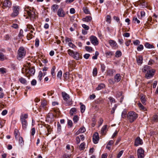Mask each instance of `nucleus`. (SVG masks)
<instances>
[{"mask_svg":"<svg viewBox=\"0 0 158 158\" xmlns=\"http://www.w3.org/2000/svg\"><path fill=\"white\" fill-rule=\"evenodd\" d=\"M43 76V73L42 71H40L39 72V75L38 76V80L41 81V80L42 79V77Z\"/></svg>","mask_w":158,"mask_h":158,"instance_id":"43","label":"nucleus"},{"mask_svg":"<svg viewBox=\"0 0 158 158\" xmlns=\"http://www.w3.org/2000/svg\"><path fill=\"white\" fill-rule=\"evenodd\" d=\"M19 143L21 145H23L24 144V141L23 138L21 137L19 138Z\"/></svg>","mask_w":158,"mask_h":158,"instance_id":"48","label":"nucleus"},{"mask_svg":"<svg viewBox=\"0 0 158 158\" xmlns=\"http://www.w3.org/2000/svg\"><path fill=\"white\" fill-rule=\"evenodd\" d=\"M86 131L85 128L83 127H81L80 128L76 133L75 135H78L80 133H84Z\"/></svg>","mask_w":158,"mask_h":158,"instance_id":"23","label":"nucleus"},{"mask_svg":"<svg viewBox=\"0 0 158 158\" xmlns=\"http://www.w3.org/2000/svg\"><path fill=\"white\" fill-rule=\"evenodd\" d=\"M26 66H27V67L24 66V68H22V72L23 74H25V76H27V75H28V64Z\"/></svg>","mask_w":158,"mask_h":158,"instance_id":"22","label":"nucleus"},{"mask_svg":"<svg viewBox=\"0 0 158 158\" xmlns=\"http://www.w3.org/2000/svg\"><path fill=\"white\" fill-rule=\"evenodd\" d=\"M85 49L87 51L89 52H92L93 51V48L92 47L89 46H86L85 47Z\"/></svg>","mask_w":158,"mask_h":158,"instance_id":"45","label":"nucleus"},{"mask_svg":"<svg viewBox=\"0 0 158 158\" xmlns=\"http://www.w3.org/2000/svg\"><path fill=\"white\" fill-rule=\"evenodd\" d=\"M133 22L135 23L139 24L140 23V21L136 17H134L133 19Z\"/></svg>","mask_w":158,"mask_h":158,"instance_id":"47","label":"nucleus"},{"mask_svg":"<svg viewBox=\"0 0 158 158\" xmlns=\"http://www.w3.org/2000/svg\"><path fill=\"white\" fill-rule=\"evenodd\" d=\"M85 143H82L80 144L79 147V149L80 150H84L85 148Z\"/></svg>","mask_w":158,"mask_h":158,"instance_id":"38","label":"nucleus"},{"mask_svg":"<svg viewBox=\"0 0 158 158\" xmlns=\"http://www.w3.org/2000/svg\"><path fill=\"white\" fill-rule=\"evenodd\" d=\"M6 59V57L4 55L2 52H0V60L3 61Z\"/></svg>","mask_w":158,"mask_h":158,"instance_id":"41","label":"nucleus"},{"mask_svg":"<svg viewBox=\"0 0 158 158\" xmlns=\"http://www.w3.org/2000/svg\"><path fill=\"white\" fill-rule=\"evenodd\" d=\"M123 150H121L120 151L117 155V158H120L122 155L123 154Z\"/></svg>","mask_w":158,"mask_h":158,"instance_id":"62","label":"nucleus"},{"mask_svg":"<svg viewBox=\"0 0 158 158\" xmlns=\"http://www.w3.org/2000/svg\"><path fill=\"white\" fill-rule=\"evenodd\" d=\"M13 12L10 15L12 17L17 16L19 14V7L18 6H13Z\"/></svg>","mask_w":158,"mask_h":158,"instance_id":"5","label":"nucleus"},{"mask_svg":"<svg viewBox=\"0 0 158 158\" xmlns=\"http://www.w3.org/2000/svg\"><path fill=\"white\" fill-rule=\"evenodd\" d=\"M122 52L119 50L116 51L115 53V56L116 57H119L122 56Z\"/></svg>","mask_w":158,"mask_h":158,"instance_id":"33","label":"nucleus"},{"mask_svg":"<svg viewBox=\"0 0 158 158\" xmlns=\"http://www.w3.org/2000/svg\"><path fill=\"white\" fill-rule=\"evenodd\" d=\"M93 75L94 76H96L97 74V69L96 68L93 69Z\"/></svg>","mask_w":158,"mask_h":158,"instance_id":"60","label":"nucleus"},{"mask_svg":"<svg viewBox=\"0 0 158 158\" xmlns=\"http://www.w3.org/2000/svg\"><path fill=\"white\" fill-rule=\"evenodd\" d=\"M150 69V66L148 65H145L143 67L142 69V71L143 72H147V71Z\"/></svg>","mask_w":158,"mask_h":158,"instance_id":"37","label":"nucleus"},{"mask_svg":"<svg viewBox=\"0 0 158 158\" xmlns=\"http://www.w3.org/2000/svg\"><path fill=\"white\" fill-rule=\"evenodd\" d=\"M21 122L23 129L26 130L27 124V121L26 120H21Z\"/></svg>","mask_w":158,"mask_h":158,"instance_id":"28","label":"nucleus"},{"mask_svg":"<svg viewBox=\"0 0 158 158\" xmlns=\"http://www.w3.org/2000/svg\"><path fill=\"white\" fill-rule=\"evenodd\" d=\"M63 77L67 81H72L73 80L72 75L69 74L68 73L66 72L63 75Z\"/></svg>","mask_w":158,"mask_h":158,"instance_id":"16","label":"nucleus"},{"mask_svg":"<svg viewBox=\"0 0 158 158\" xmlns=\"http://www.w3.org/2000/svg\"><path fill=\"white\" fill-rule=\"evenodd\" d=\"M0 72L2 74H4L6 72V69L4 68H0Z\"/></svg>","mask_w":158,"mask_h":158,"instance_id":"51","label":"nucleus"},{"mask_svg":"<svg viewBox=\"0 0 158 158\" xmlns=\"http://www.w3.org/2000/svg\"><path fill=\"white\" fill-rule=\"evenodd\" d=\"M143 143L142 140L139 137H137L135 140L134 145L135 146H138L142 145Z\"/></svg>","mask_w":158,"mask_h":158,"instance_id":"14","label":"nucleus"},{"mask_svg":"<svg viewBox=\"0 0 158 158\" xmlns=\"http://www.w3.org/2000/svg\"><path fill=\"white\" fill-rule=\"evenodd\" d=\"M56 69L55 66H53L51 69V74L52 76L54 75L55 74V70Z\"/></svg>","mask_w":158,"mask_h":158,"instance_id":"61","label":"nucleus"},{"mask_svg":"<svg viewBox=\"0 0 158 158\" xmlns=\"http://www.w3.org/2000/svg\"><path fill=\"white\" fill-rule=\"evenodd\" d=\"M82 27L84 29H85V30H88L89 28V27L88 26H87L85 24H83L82 25Z\"/></svg>","mask_w":158,"mask_h":158,"instance_id":"58","label":"nucleus"},{"mask_svg":"<svg viewBox=\"0 0 158 158\" xmlns=\"http://www.w3.org/2000/svg\"><path fill=\"white\" fill-rule=\"evenodd\" d=\"M145 47L148 48H154V46L150 44L148 42H146L144 44Z\"/></svg>","mask_w":158,"mask_h":158,"instance_id":"32","label":"nucleus"},{"mask_svg":"<svg viewBox=\"0 0 158 158\" xmlns=\"http://www.w3.org/2000/svg\"><path fill=\"white\" fill-rule=\"evenodd\" d=\"M35 33L32 30H31L30 32L27 34V37L28 40H30L34 37Z\"/></svg>","mask_w":158,"mask_h":158,"instance_id":"19","label":"nucleus"},{"mask_svg":"<svg viewBox=\"0 0 158 158\" xmlns=\"http://www.w3.org/2000/svg\"><path fill=\"white\" fill-rule=\"evenodd\" d=\"M153 119L155 121H158V113L156 114L154 116Z\"/></svg>","mask_w":158,"mask_h":158,"instance_id":"63","label":"nucleus"},{"mask_svg":"<svg viewBox=\"0 0 158 158\" xmlns=\"http://www.w3.org/2000/svg\"><path fill=\"white\" fill-rule=\"evenodd\" d=\"M92 19V18L90 16H87L85 18L82 19V20L85 22H89Z\"/></svg>","mask_w":158,"mask_h":158,"instance_id":"29","label":"nucleus"},{"mask_svg":"<svg viewBox=\"0 0 158 158\" xmlns=\"http://www.w3.org/2000/svg\"><path fill=\"white\" fill-rule=\"evenodd\" d=\"M105 87V86L104 84L103 83H101L98 85V87L96 88V89L97 90H99L104 88Z\"/></svg>","mask_w":158,"mask_h":158,"instance_id":"30","label":"nucleus"},{"mask_svg":"<svg viewBox=\"0 0 158 158\" xmlns=\"http://www.w3.org/2000/svg\"><path fill=\"white\" fill-rule=\"evenodd\" d=\"M138 105L140 110H142L143 111H145L147 110L146 108L140 103H138Z\"/></svg>","mask_w":158,"mask_h":158,"instance_id":"31","label":"nucleus"},{"mask_svg":"<svg viewBox=\"0 0 158 158\" xmlns=\"http://www.w3.org/2000/svg\"><path fill=\"white\" fill-rule=\"evenodd\" d=\"M19 81L22 84L24 85L27 84V81L26 79L23 77H21L19 79Z\"/></svg>","mask_w":158,"mask_h":158,"instance_id":"26","label":"nucleus"},{"mask_svg":"<svg viewBox=\"0 0 158 158\" xmlns=\"http://www.w3.org/2000/svg\"><path fill=\"white\" fill-rule=\"evenodd\" d=\"M89 39L91 43L94 45H98L99 42L97 38L95 36L91 35L90 36Z\"/></svg>","mask_w":158,"mask_h":158,"instance_id":"10","label":"nucleus"},{"mask_svg":"<svg viewBox=\"0 0 158 158\" xmlns=\"http://www.w3.org/2000/svg\"><path fill=\"white\" fill-rule=\"evenodd\" d=\"M25 10L31 18H34L35 17V13L34 9L31 10V7L27 6L25 8Z\"/></svg>","mask_w":158,"mask_h":158,"instance_id":"4","label":"nucleus"},{"mask_svg":"<svg viewBox=\"0 0 158 158\" xmlns=\"http://www.w3.org/2000/svg\"><path fill=\"white\" fill-rule=\"evenodd\" d=\"M106 56L107 58H110L114 55V53L112 51H108L105 53Z\"/></svg>","mask_w":158,"mask_h":158,"instance_id":"27","label":"nucleus"},{"mask_svg":"<svg viewBox=\"0 0 158 158\" xmlns=\"http://www.w3.org/2000/svg\"><path fill=\"white\" fill-rule=\"evenodd\" d=\"M83 10L84 12L86 14H90V12L89 11L88 8L86 7H84L83 8Z\"/></svg>","mask_w":158,"mask_h":158,"instance_id":"42","label":"nucleus"},{"mask_svg":"<svg viewBox=\"0 0 158 158\" xmlns=\"http://www.w3.org/2000/svg\"><path fill=\"white\" fill-rule=\"evenodd\" d=\"M141 101L142 103L143 104H145L146 101V99L145 98V96H142L141 97Z\"/></svg>","mask_w":158,"mask_h":158,"instance_id":"40","label":"nucleus"},{"mask_svg":"<svg viewBox=\"0 0 158 158\" xmlns=\"http://www.w3.org/2000/svg\"><path fill=\"white\" fill-rule=\"evenodd\" d=\"M140 43L139 41L138 40H134L133 41V44L135 45H138Z\"/></svg>","mask_w":158,"mask_h":158,"instance_id":"54","label":"nucleus"},{"mask_svg":"<svg viewBox=\"0 0 158 158\" xmlns=\"http://www.w3.org/2000/svg\"><path fill=\"white\" fill-rule=\"evenodd\" d=\"M127 111L126 110H124L122 113V117L123 118H125L127 117Z\"/></svg>","mask_w":158,"mask_h":158,"instance_id":"44","label":"nucleus"},{"mask_svg":"<svg viewBox=\"0 0 158 158\" xmlns=\"http://www.w3.org/2000/svg\"><path fill=\"white\" fill-rule=\"evenodd\" d=\"M103 122V119L101 118H100L99 119V120L98 122L99 126H101L102 125V124Z\"/></svg>","mask_w":158,"mask_h":158,"instance_id":"64","label":"nucleus"},{"mask_svg":"<svg viewBox=\"0 0 158 158\" xmlns=\"http://www.w3.org/2000/svg\"><path fill=\"white\" fill-rule=\"evenodd\" d=\"M137 117V114L132 111L129 112L127 115V119L130 123L133 122Z\"/></svg>","mask_w":158,"mask_h":158,"instance_id":"1","label":"nucleus"},{"mask_svg":"<svg viewBox=\"0 0 158 158\" xmlns=\"http://www.w3.org/2000/svg\"><path fill=\"white\" fill-rule=\"evenodd\" d=\"M143 49V45L140 44L137 47V49L138 51H140Z\"/></svg>","mask_w":158,"mask_h":158,"instance_id":"49","label":"nucleus"},{"mask_svg":"<svg viewBox=\"0 0 158 158\" xmlns=\"http://www.w3.org/2000/svg\"><path fill=\"white\" fill-rule=\"evenodd\" d=\"M28 118V115L27 114H22L20 116V119L21 120H26L25 119Z\"/></svg>","mask_w":158,"mask_h":158,"instance_id":"39","label":"nucleus"},{"mask_svg":"<svg viewBox=\"0 0 158 158\" xmlns=\"http://www.w3.org/2000/svg\"><path fill=\"white\" fill-rule=\"evenodd\" d=\"M155 72V70L153 69L148 71L145 74V78L147 79H150L152 78L154 75Z\"/></svg>","mask_w":158,"mask_h":158,"instance_id":"6","label":"nucleus"},{"mask_svg":"<svg viewBox=\"0 0 158 158\" xmlns=\"http://www.w3.org/2000/svg\"><path fill=\"white\" fill-rule=\"evenodd\" d=\"M73 122L74 123H76L79 120V118L77 115H75L73 118Z\"/></svg>","mask_w":158,"mask_h":158,"instance_id":"52","label":"nucleus"},{"mask_svg":"<svg viewBox=\"0 0 158 158\" xmlns=\"http://www.w3.org/2000/svg\"><path fill=\"white\" fill-rule=\"evenodd\" d=\"M47 105L48 103L47 101L44 99H42L41 102V105L39 107V111H41V110H46Z\"/></svg>","mask_w":158,"mask_h":158,"instance_id":"7","label":"nucleus"},{"mask_svg":"<svg viewBox=\"0 0 158 158\" xmlns=\"http://www.w3.org/2000/svg\"><path fill=\"white\" fill-rule=\"evenodd\" d=\"M3 4V8H6L7 7L9 8L11 6V3L9 0H4L2 2Z\"/></svg>","mask_w":158,"mask_h":158,"instance_id":"11","label":"nucleus"},{"mask_svg":"<svg viewBox=\"0 0 158 158\" xmlns=\"http://www.w3.org/2000/svg\"><path fill=\"white\" fill-rule=\"evenodd\" d=\"M68 54L76 60H78L79 58V54L77 52H74L73 50L69 49L68 51Z\"/></svg>","mask_w":158,"mask_h":158,"instance_id":"8","label":"nucleus"},{"mask_svg":"<svg viewBox=\"0 0 158 158\" xmlns=\"http://www.w3.org/2000/svg\"><path fill=\"white\" fill-rule=\"evenodd\" d=\"M107 125H104L102 127L101 130V133L102 135H106L107 131Z\"/></svg>","mask_w":158,"mask_h":158,"instance_id":"18","label":"nucleus"},{"mask_svg":"<svg viewBox=\"0 0 158 158\" xmlns=\"http://www.w3.org/2000/svg\"><path fill=\"white\" fill-rule=\"evenodd\" d=\"M121 78V76L120 74H117L114 76V81L115 82H118L120 81Z\"/></svg>","mask_w":158,"mask_h":158,"instance_id":"21","label":"nucleus"},{"mask_svg":"<svg viewBox=\"0 0 158 158\" xmlns=\"http://www.w3.org/2000/svg\"><path fill=\"white\" fill-rule=\"evenodd\" d=\"M77 110L76 108L74 107L71 108L70 110V114L71 116L77 113Z\"/></svg>","mask_w":158,"mask_h":158,"instance_id":"24","label":"nucleus"},{"mask_svg":"<svg viewBox=\"0 0 158 158\" xmlns=\"http://www.w3.org/2000/svg\"><path fill=\"white\" fill-rule=\"evenodd\" d=\"M62 95L64 101L66 102L67 105H71L72 104V99H70V96L66 92H63L62 93Z\"/></svg>","mask_w":158,"mask_h":158,"instance_id":"3","label":"nucleus"},{"mask_svg":"<svg viewBox=\"0 0 158 158\" xmlns=\"http://www.w3.org/2000/svg\"><path fill=\"white\" fill-rule=\"evenodd\" d=\"M137 156L138 158H143L144 156V151L143 148H140L137 150Z\"/></svg>","mask_w":158,"mask_h":158,"instance_id":"13","label":"nucleus"},{"mask_svg":"<svg viewBox=\"0 0 158 158\" xmlns=\"http://www.w3.org/2000/svg\"><path fill=\"white\" fill-rule=\"evenodd\" d=\"M57 14L60 17H63L65 16V13L62 8H59L57 11Z\"/></svg>","mask_w":158,"mask_h":158,"instance_id":"17","label":"nucleus"},{"mask_svg":"<svg viewBox=\"0 0 158 158\" xmlns=\"http://www.w3.org/2000/svg\"><path fill=\"white\" fill-rule=\"evenodd\" d=\"M14 132L15 137L16 139H17L18 136L19 135V131L17 129H15L14 131Z\"/></svg>","mask_w":158,"mask_h":158,"instance_id":"46","label":"nucleus"},{"mask_svg":"<svg viewBox=\"0 0 158 158\" xmlns=\"http://www.w3.org/2000/svg\"><path fill=\"white\" fill-rule=\"evenodd\" d=\"M27 28L28 29L31 30H32L33 31L35 30V29L34 27L30 24H27Z\"/></svg>","mask_w":158,"mask_h":158,"instance_id":"35","label":"nucleus"},{"mask_svg":"<svg viewBox=\"0 0 158 158\" xmlns=\"http://www.w3.org/2000/svg\"><path fill=\"white\" fill-rule=\"evenodd\" d=\"M113 73V71L112 69H109L108 70L107 74L110 76H112Z\"/></svg>","mask_w":158,"mask_h":158,"instance_id":"53","label":"nucleus"},{"mask_svg":"<svg viewBox=\"0 0 158 158\" xmlns=\"http://www.w3.org/2000/svg\"><path fill=\"white\" fill-rule=\"evenodd\" d=\"M143 60V57L141 56H139L137 57L136 60L139 65H140L142 64Z\"/></svg>","mask_w":158,"mask_h":158,"instance_id":"25","label":"nucleus"},{"mask_svg":"<svg viewBox=\"0 0 158 158\" xmlns=\"http://www.w3.org/2000/svg\"><path fill=\"white\" fill-rule=\"evenodd\" d=\"M117 107V105L115 104L114 106L112 108V110L111 111V113L112 114H113L114 113L115 110Z\"/></svg>","mask_w":158,"mask_h":158,"instance_id":"57","label":"nucleus"},{"mask_svg":"<svg viewBox=\"0 0 158 158\" xmlns=\"http://www.w3.org/2000/svg\"><path fill=\"white\" fill-rule=\"evenodd\" d=\"M108 43L110 45L112 49H116L118 48L117 44L114 40H109Z\"/></svg>","mask_w":158,"mask_h":158,"instance_id":"12","label":"nucleus"},{"mask_svg":"<svg viewBox=\"0 0 158 158\" xmlns=\"http://www.w3.org/2000/svg\"><path fill=\"white\" fill-rule=\"evenodd\" d=\"M44 126L47 129L48 133L46 134V135L48 136L51 134V132L52 131V129L51 128V126L48 124L45 125Z\"/></svg>","mask_w":158,"mask_h":158,"instance_id":"20","label":"nucleus"},{"mask_svg":"<svg viewBox=\"0 0 158 158\" xmlns=\"http://www.w3.org/2000/svg\"><path fill=\"white\" fill-rule=\"evenodd\" d=\"M62 72L61 70L59 71L57 74V77L60 79L62 77Z\"/></svg>","mask_w":158,"mask_h":158,"instance_id":"55","label":"nucleus"},{"mask_svg":"<svg viewBox=\"0 0 158 158\" xmlns=\"http://www.w3.org/2000/svg\"><path fill=\"white\" fill-rule=\"evenodd\" d=\"M111 17L110 15H107L106 16V21L109 23H111Z\"/></svg>","mask_w":158,"mask_h":158,"instance_id":"50","label":"nucleus"},{"mask_svg":"<svg viewBox=\"0 0 158 158\" xmlns=\"http://www.w3.org/2000/svg\"><path fill=\"white\" fill-rule=\"evenodd\" d=\"M36 81L35 79H33L31 82V84L32 85H35L36 84Z\"/></svg>","mask_w":158,"mask_h":158,"instance_id":"56","label":"nucleus"},{"mask_svg":"<svg viewBox=\"0 0 158 158\" xmlns=\"http://www.w3.org/2000/svg\"><path fill=\"white\" fill-rule=\"evenodd\" d=\"M68 125L70 127H72L73 123L72 121L70 120H68Z\"/></svg>","mask_w":158,"mask_h":158,"instance_id":"59","label":"nucleus"},{"mask_svg":"<svg viewBox=\"0 0 158 158\" xmlns=\"http://www.w3.org/2000/svg\"><path fill=\"white\" fill-rule=\"evenodd\" d=\"M80 104L81 105L80 108L81 112L83 113L85 111V106L84 105L82 104V103L81 102Z\"/></svg>","mask_w":158,"mask_h":158,"instance_id":"34","label":"nucleus"},{"mask_svg":"<svg viewBox=\"0 0 158 158\" xmlns=\"http://www.w3.org/2000/svg\"><path fill=\"white\" fill-rule=\"evenodd\" d=\"M26 50L24 48L20 47L18 51L17 59L20 60L25 57L26 54Z\"/></svg>","mask_w":158,"mask_h":158,"instance_id":"2","label":"nucleus"},{"mask_svg":"<svg viewBox=\"0 0 158 158\" xmlns=\"http://www.w3.org/2000/svg\"><path fill=\"white\" fill-rule=\"evenodd\" d=\"M58 8V6L56 4H54L52 6V10H53L54 12H55L56 11V10Z\"/></svg>","mask_w":158,"mask_h":158,"instance_id":"36","label":"nucleus"},{"mask_svg":"<svg viewBox=\"0 0 158 158\" xmlns=\"http://www.w3.org/2000/svg\"><path fill=\"white\" fill-rule=\"evenodd\" d=\"M99 139L98 134V132L95 133L93 137V141L94 144H97L98 143Z\"/></svg>","mask_w":158,"mask_h":158,"instance_id":"15","label":"nucleus"},{"mask_svg":"<svg viewBox=\"0 0 158 158\" xmlns=\"http://www.w3.org/2000/svg\"><path fill=\"white\" fill-rule=\"evenodd\" d=\"M27 64L28 65V75H27V77H30L31 76H32L34 74L35 71L34 67H30V63H27Z\"/></svg>","mask_w":158,"mask_h":158,"instance_id":"9","label":"nucleus"}]
</instances>
